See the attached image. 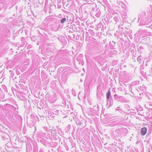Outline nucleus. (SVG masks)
<instances>
[{
  "label": "nucleus",
  "instance_id": "7ed1b4c3",
  "mask_svg": "<svg viewBox=\"0 0 152 152\" xmlns=\"http://www.w3.org/2000/svg\"><path fill=\"white\" fill-rule=\"evenodd\" d=\"M41 135L42 137L46 139H48L49 138L52 139V137H50V134H49L48 132L47 133H46L44 132H41Z\"/></svg>",
  "mask_w": 152,
  "mask_h": 152
},
{
  "label": "nucleus",
  "instance_id": "473e14b6",
  "mask_svg": "<svg viewBox=\"0 0 152 152\" xmlns=\"http://www.w3.org/2000/svg\"><path fill=\"white\" fill-rule=\"evenodd\" d=\"M122 96H119L117 94H115L114 96V97L115 99H119Z\"/></svg>",
  "mask_w": 152,
  "mask_h": 152
},
{
  "label": "nucleus",
  "instance_id": "dca6fc26",
  "mask_svg": "<svg viewBox=\"0 0 152 152\" xmlns=\"http://www.w3.org/2000/svg\"><path fill=\"white\" fill-rule=\"evenodd\" d=\"M116 42L113 41H112L110 42V45L111 48H114V47L115 46Z\"/></svg>",
  "mask_w": 152,
  "mask_h": 152
},
{
  "label": "nucleus",
  "instance_id": "0e129e2a",
  "mask_svg": "<svg viewBox=\"0 0 152 152\" xmlns=\"http://www.w3.org/2000/svg\"><path fill=\"white\" fill-rule=\"evenodd\" d=\"M54 152H55V151Z\"/></svg>",
  "mask_w": 152,
  "mask_h": 152
},
{
  "label": "nucleus",
  "instance_id": "6e6d98bb",
  "mask_svg": "<svg viewBox=\"0 0 152 152\" xmlns=\"http://www.w3.org/2000/svg\"><path fill=\"white\" fill-rule=\"evenodd\" d=\"M23 38H23V37H22V39H23Z\"/></svg>",
  "mask_w": 152,
  "mask_h": 152
},
{
  "label": "nucleus",
  "instance_id": "bb28decb",
  "mask_svg": "<svg viewBox=\"0 0 152 152\" xmlns=\"http://www.w3.org/2000/svg\"><path fill=\"white\" fill-rule=\"evenodd\" d=\"M66 18H63L61 19V20H60V23L61 24H63L65 22H66Z\"/></svg>",
  "mask_w": 152,
  "mask_h": 152
},
{
  "label": "nucleus",
  "instance_id": "f704fd0d",
  "mask_svg": "<svg viewBox=\"0 0 152 152\" xmlns=\"http://www.w3.org/2000/svg\"><path fill=\"white\" fill-rule=\"evenodd\" d=\"M117 3L119 5H122V4H123L124 3L123 2L121 1H117Z\"/></svg>",
  "mask_w": 152,
  "mask_h": 152
},
{
  "label": "nucleus",
  "instance_id": "5fc2aeb1",
  "mask_svg": "<svg viewBox=\"0 0 152 152\" xmlns=\"http://www.w3.org/2000/svg\"><path fill=\"white\" fill-rule=\"evenodd\" d=\"M86 34H88V32H86Z\"/></svg>",
  "mask_w": 152,
  "mask_h": 152
},
{
  "label": "nucleus",
  "instance_id": "c756f323",
  "mask_svg": "<svg viewBox=\"0 0 152 152\" xmlns=\"http://www.w3.org/2000/svg\"><path fill=\"white\" fill-rule=\"evenodd\" d=\"M43 129L47 132H50V130L48 129V128L46 126H44L43 127Z\"/></svg>",
  "mask_w": 152,
  "mask_h": 152
},
{
  "label": "nucleus",
  "instance_id": "a878e982",
  "mask_svg": "<svg viewBox=\"0 0 152 152\" xmlns=\"http://www.w3.org/2000/svg\"><path fill=\"white\" fill-rule=\"evenodd\" d=\"M121 15H122V17L127 16V12L124 10L122 11L121 12Z\"/></svg>",
  "mask_w": 152,
  "mask_h": 152
},
{
  "label": "nucleus",
  "instance_id": "f8f14e48",
  "mask_svg": "<svg viewBox=\"0 0 152 152\" xmlns=\"http://www.w3.org/2000/svg\"><path fill=\"white\" fill-rule=\"evenodd\" d=\"M103 94L102 92L101 91H97V96L98 99H101V96Z\"/></svg>",
  "mask_w": 152,
  "mask_h": 152
},
{
  "label": "nucleus",
  "instance_id": "de8ad7c7",
  "mask_svg": "<svg viewBox=\"0 0 152 152\" xmlns=\"http://www.w3.org/2000/svg\"><path fill=\"white\" fill-rule=\"evenodd\" d=\"M150 28H151L152 29V25L150 26Z\"/></svg>",
  "mask_w": 152,
  "mask_h": 152
},
{
  "label": "nucleus",
  "instance_id": "2eb2a0df",
  "mask_svg": "<svg viewBox=\"0 0 152 152\" xmlns=\"http://www.w3.org/2000/svg\"><path fill=\"white\" fill-rule=\"evenodd\" d=\"M109 104V106H112L113 104V101L112 98H110V99H108V100H107V104Z\"/></svg>",
  "mask_w": 152,
  "mask_h": 152
},
{
  "label": "nucleus",
  "instance_id": "b1692460",
  "mask_svg": "<svg viewBox=\"0 0 152 152\" xmlns=\"http://www.w3.org/2000/svg\"><path fill=\"white\" fill-rule=\"evenodd\" d=\"M61 78L64 81H66L67 79V77L66 74L65 75L64 73H63L62 75Z\"/></svg>",
  "mask_w": 152,
  "mask_h": 152
},
{
  "label": "nucleus",
  "instance_id": "bf43d9fd",
  "mask_svg": "<svg viewBox=\"0 0 152 152\" xmlns=\"http://www.w3.org/2000/svg\"><path fill=\"white\" fill-rule=\"evenodd\" d=\"M11 50H12V49H11Z\"/></svg>",
  "mask_w": 152,
  "mask_h": 152
},
{
  "label": "nucleus",
  "instance_id": "4468645a",
  "mask_svg": "<svg viewBox=\"0 0 152 152\" xmlns=\"http://www.w3.org/2000/svg\"><path fill=\"white\" fill-rule=\"evenodd\" d=\"M106 98L107 100H108V99H110V98H112L111 97L110 89L106 93Z\"/></svg>",
  "mask_w": 152,
  "mask_h": 152
},
{
  "label": "nucleus",
  "instance_id": "e433bc0d",
  "mask_svg": "<svg viewBox=\"0 0 152 152\" xmlns=\"http://www.w3.org/2000/svg\"><path fill=\"white\" fill-rule=\"evenodd\" d=\"M142 59V58L141 56H140L137 58V60L139 62H140Z\"/></svg>",
  "mask_w": 152,
  "mask_h": 152
},
{
  "label": "nucleus",
  "instance_id": "72a5a7b5",
  "mask_svg": "<svg viewBox=\"0 0 152 152\" xmlns=\"http://www.w3.org/2000/svg\"><path fill=\"white\" fill-rule=\"evenodd\" d=\"M120 107H118L115 109V111H119V112H121L122 111V109L120 108Z\"/></svg>",
  "mask_w": 152,
  "mask_h": 152
},
{
  "label": "nucleus",
  "instance_id": "cd10ccee",
  "mask_svg": "<svg viewBox=\"0 0 152 152\" xmlns=\"http://www.w3.org/2000/svg\"><path fill=\"white\" fill-rule=\"evenodd\" d=\"M147 73L148 75H152V68H151L148 71H147Z\"/></svg>",
  "mask_w": 152,
  "mask_h": 152
},
{
  "label": "nucleus",
  "instance_id": "49530a36",
  "mask_svg": "<svg viewBox=\"0 0 152 152\" xmlns=\"http://www.w3.org/2000/svg\"><path fill=\"white\" fill-rule=\"evenodd\" d=\"M58 8L60 9V8H61V6L60 5V6H58Z\"/></svg>",
  "mask_w": 152,
  "mask_h": 152
},
{
  "label": "nucleus",
  "instance_id": "c03bdc74",
  "mask_svg": "<svg viewBox=\"0 0 152 152\" xmlns=\"http://www.w3.org/2000/svg\"><path fill=\"white\" fill-rule=\"evenodd\" d=\"M88 103L89 104H92L91 101L90 100H88Z\"/></svg>",
  "mask_w": 152,
  "mask_h": 152
},
{
  "label": "nucleus",
  "instance_id": "9b49d317",
  "mask_svg": "<svg viewBox=\"0 0 152 152\" xmlns=\"http://www.w3.org/2000/svg\"><path fill=\"white\" fill-rule=\"evenodd\" d=\"M139 83L140 82L139 81H133L130 84V87H132V88L133 86L139 84Z\"/></svg>",
  "mask_w": 152,
  "mask_h": 152
},
{
  "label": "nucleus",
  "instance_id": "09e8293b",
  "mask_svg": "<svg viewBox=\"0 0 152 152\" xmlns=\"http://www.w3.org/2000/svg\"><path fill=\"white\" fill-rule=\"evenodd\" d=\"M67 116H65L64 117H63V118H66L67 117Z\"/></svg>",
  "mask_w": 152,
  "mask_h": 152
},
{
  "label": "nucleus",
  "instance_id": "a18cd8bd",
  "mask_svg": "<svg viewBox=\"0 0 152 152\" xmlns=\"http://www.w3.org/2000/svg\"><path fill=\"white\" fill-rule=\"evenodd\" d=\"M31 117L32 118H34V115H31Z\"/></svg>",
  "mask_w": 152,
  "mask_h": 152
},
{
  "label": "nucleus",
  "instance_id": "13d9d810",
  "mask_svg": "<svg viewBox=\"0 0 152 152\" xmlns=\"http://www.w3.org/2000/svg\"><path fill=\"white\" fill-rule=\"evenodd\" d=\"M120 27V26H118V27L119 28Z\"/></svg>",
  "mask_w": 152,
  "mask_h": 152
},
{
  "label": "nucleus",
  "instance_id": "a211bd4d",
  "mask_svg": "<svg viewBox=\"0 0 152 152\" xmlns=\"http://www.w3.org/2000/svg\"><path fill=\"white\" fill-rule=\"evenodd\" d=\"M14 117H15V118L18 117V119H22L20 115H17L15 113H14L13 115H12V118L14 120H15V119L14 118Z\"/></svg>",
  "mask_w": 152,
  "mask_h": 152
},
{
  "label": "nucleus",
  "instance_id": "ddd939ff",
  "mask_svg": "<svg viewBox=\"0 0 152 152\" xmlns=\"http://www.w3.org/2000/svg\"><path fill=\"white\" fill-rule=\"evenodd\" d=\"M2 138L3 140L7 142H8L10 140V137L7 134L6 135L3 136Z\"/></svg>",
  "mask_w": 152,
  "mask_h": 152
},
{
  "label": "nucleus",
  "instance_id": "e2e57ef3",
  "mask_svg": "<svg viewBox=\"0 0 152 152\" xmlns=\"http://www.w3.org/2000/svg\"><path fill=\"white\" fill-rule=\"evenodd\" d=\"M130 31H132V30L130 31Z\"/></svg>",
  "mask_w": 152,
  "mask_h": 152
},
{
  "label": "nucleus",
  "instance_id": "39448f33",
  "mask_svg": "<svg viewBox=\"0 0 152 152\" xmlns=\"http://www.w3.org/2000/svg\"><path fill=\"white\" fill-rule=\"evenodd\" d=\"M50 132L51 133V135L52 138H53L55 140L56 138V137L57 136L56 134H57L56 130H50Z\"/></svg>",
  "mask_w": 152,
  "mask_h": 152
},
{
  "label": "nucleus",
  "instance_id": "6ab92c4d",
  "mask_svg": "<svg viewBox=\"0 0 152 152\" xmlns=\"http://www.w3.org/2000/svg\"><path fill=\"white\" fill-rule=\"evenodd\" d=\"M146 33V31L145 30H142L141 29H139L138 31V33L140 35Z\"/></svg>",
  "mask_w": 152,
  "mask_h": 152
},
{
  "label": "nucleus",
  "instance_id": "5701e85b",
  "mask_svg": "<svg viewBox=\"0 0 152 152\" xmlns=\"http://www.w3.org/2000/svg\"><path fill=\"white\" fill-rule=\"evenodd\" d=\"M56 143L53 142H49L48 146H50L52 147H55L57 145V143L56 145H55Z\"/></svg>",
  "mask_w": 152,
  "mask_h": 152
},
{
  "label": "nucleus",
  "instance_id": "1a4fd4ad",
  "mask_svg": "<svg viewBox=\"0 0 152 152\" xmlns=\"http://www.w3.org/2000/svg\"><path fill=\"white\" fill-rule=\"evenodd\" d=\"M147 129L145 127H143L140 130V132L142 135H145L147 132Z\"/></svg>",
  "mask_w": 152,
  "mask_h": 152
},
{
  "label": "nucleus",
  "instance_id": "f03ea898",
  "mask_svg": "<svg viewBox=\"0 0 152 152\" xmlns=\"http://www.w3.org/2000/svg\"><path fill=\"white\" fill-rule=\"evenodd\" d=\"M50 21L53 22V24L52 26L53 29L56 31H58L60 26V21H58L56 18H51L50 16H48L45 18L44 22L45 23H46L47 21Z\"/></svg>",
  "mask_w": 152,
  "mask_h": 152
},
{
  "label": "nucleus",
  "instance_id": "ea45409f",
  "mask_svg": "<svg viewBox=\"0 0 152 152\" xmlns=\"http://www.w3.org/2000/svg\"><path fill=\"white\" fill-rule=\"evenodd\" d=\"M145 60H146V61L147 62H149V61H150V60H151V59H150V58H145Z\"/></svg>",
  "mask_w": 152,
  "mask_h": 152
},
{
  "label": "nucleus",
  "instance_id": "aec40b11",
  "mask_svg": "<svg viewBox=\"0 0 152 152\" xmlns=\"http://www.w3.org/2000/svg\"><path fill=\"white\" fill-rule=\"evenodd\" d=\"M96 106V105L94 106V107L93 108H90V111H91V110H92L93 109H94V110L95 111H98L99 109V105L98 104H97V107L96 109L94 108V107Z\"/></svg>",
  "mask_w": 152,
  "mask_h": 152
},
{
  "label": "nucleus",
  "instance_id": "412c9836",
  "mask_svg": "<svg viewBox=\"0 0 152 152\" xmlns=\"http://www.w3.org/2000/svg\"><path fill=\"white\" fill-rule=\"evenodd\" d=\"M144 43L146 44H148L150 43V38L149 37H147L145 39L143 40Z\"/></svg>",
  "mask_w": 152,
  "mask_h": 152
},
{
  "label": "nucleus",
  "instance_id": "4d7b16f0",
  "mask_svg": "<svg viewBox=\"0 0 152 152\" xmlns=\"http://www.w3.org/2000/svg\"><path fill=\"white\" fill-rule=\"evenodd\" d=\"M48 152H51L50 151H48Z\"/></svg>",
  "mask_w": 152,
  "mask_h": 152
},
{
  "label": "nucleus",
  "instance_id": "7c9ffc66",
  "mask_svg": "<svg viewBox=\"0 0 152 152\" xmlns=\"http://www.w3.org/2000/svg\"><path fill=\"white\" fill-rule=\"evenodd\" d=\"M77 124V125L80 126L82 124V123L79 120H77L76 122Z\"/></svg>",
  "mask_w": 152,
  "mask_h": 152
},
{
  "label": "nucleus",
  "instance_id": "79ce46f5",
  "mask_svg": "<svg viewBox=\"0 0 152 152\" xmlns=\"http://www.w3.org/2000/svg\"><path fill=\"white\" fill-rule=\"evenodd\" d=\"M32 121H33L32 122V124L33 125H34L35 123V120H34L33 119L32 120Z\"/></svg>",
  "mask_w": 152,
  "mask_h": 152
},
{
  "label": "nucleus",
  "instance_id": "8fccbe9b",
  "mask_svg": "<svg viewBox=\"0 0 152 152\" xmlns=\"http://www.w3.org/2000/svg\"><path fill=\"white\" fill-rule=\"evenodd\" d=\"M143 94L142 93H140V95H141L142 94Z\"/></svg>",
  "mask_w": 152,
  "mask_h": 152
},
{
  "label": "nucleus",
  "instance_id": "864d4df0",
  "mask_svg": "<svg viewBox=\"0 0 152 152\" xmlns=\"http://www.w3.org/2000/svg\"><path fill=\"white\" fill-rule=\"evenodd\" d=\"M51 151H53V149H51Z\"/></svg>",
  "mask_w": 152,
  "mask_h": 152
},
{
  "label": "nucleus",
  "instance_id": "f257e3e1",
  "mask_svg": "<svg viewBox=\"0 0 152 152\" xmlns=\"http://www.w3.org/2000/svg\"><path fill=\"white\" fill-rule=\"evenodd\" d=\"M140 21V24L141 25H145L150 23L152 21V14L149 13L146 15L145 12H142L139 15L138 22Z\"/></svg>",
  "mask_w": 152,
  "mask_h": 152
},
{
  "label": "nucleus",
  "instance_id": "680f3d73",
  "mask_svg": "<svg viewBox=\"0 0 152 152\" xmlns=\"http://www.w3.org/2000/svg\"><path fill=\"white\" fill-rule=\"evenodd\" d=\"M27 147L26 146V149H27Z\"/></svg>",
  "mask_w": 152,
  "mask_h": 152
},
{
  "label": "nucleus",
  "instance_id": "2f4dec72",
  "mask_svg": "<svg viewBox=\"0 0 152 152\" xmlns=\"http://www.w3.org/2000/svg\"><path fill=\"white\" fill-rule=\"evenodd\" d=\"M59 111L58 110H56L53 113V115H58L59 114Z\"/></svg>",
  "mask_w": 152,
  "mask_h": 152
},
{
  "label": "nucleus",
  "instance_id": "4be33fe9",
  "mask_svg": "<svg viewBox=\"0 0 152 152\" xmlns=\"http://www.w3.org/2000/svg\"><path fill=\"white\" fill-rule=\"evenodd\" d=\"M101 4L105 7H106L107 3V0H104L103 1H101L100 2Z\"/></svg>",
  "mask_w": 152,
  "mask_h": 152
},
{
  "label": "nucleus",
  "instance_id": "20e7f679",
  "mask_svg": "<svg viewBox=\"0 0 152 152\" xmlns=\"http://www.w3.org/2000/svg\"><path fill=\"white\" fill-rule=\"evenodd\" d=\"M113 20L115 22V24H116L119 21L120 19L119 15L117 13H115L113 14Z\"/></svg>",
  "mask_w": 152,
  "mask_h": 152
},
{
  "label": "nucleus",
  "instance_id": "3c124183",
  "mask_svg": "<svg viewBox=\"0 0 152 152\" xmlns=\"http://www.w3.org/2000/svg\"><path fill=\"white\" fill-rule=\"evenodd\" d=\"M140 48H141V49H142V47L141 46H140Z\"/></svg>",
  "mask_w": 152,
  "mask_h": 152
},
{
  "label": "nucleus",
  "instance_id": "0eeeda50",
  "mask_svg": "<svg viewBox=\"0 0 152 152\" xmlns=\"http://www.w3.org/2000/svg\"><path fill=\"white\" fill-rule=\"evenodd\" d=\"M55 96H50L48 98V100L49 102L52 103H54L56 101Z\"/></svg>",
  "mask_w": 152,
  "mask_h": 152
},
{
  "label": "nucleus",
  "instance_id": "603ef678",
  "mask_svg": "<svg viewBox=\"0 0 152 152\" xmlns=\"http://www.w3.org/2000/svg\"><path fill=\"white\" fill-rule=\"evenodd\" d=\"M142 108H140V110H142Z\"/></svg>",
  "mask_w": 152,
  "mask_h": 152
},
{
  "label": "nucleus",
  "instance_id": "a19ab883",
  "mask_svg": "<svg viewBox=\"0 0 152 152\" xmlns=\"http://www.w3.org/2000/svg\"><path fill=\"white\" fill-rule=\"evenodd\" d=\"M115 121H113L111 123L112 124H113V126H114L115 125H116V124H115Z\"/></svg>",
  "mask_w": 152,
  "mask_h": 152
},
{
  "label": "nucleus",
  "instance_id": "4c0bfd02",
  "mask_svg": "<svg viewBox=\"0 0 152 152\" xmlns=\"http://www.w3.org/2000/svg\"><path fill=\"white\" fill-rule=\"evenodd\" d=\"M121 6L124 9H125L126 8V6L124 4H122V5Z\"/></svg>",
  "mask_w": 152,
  "mask_h": 152
},
{
  "label": "nucleus",
  "instance_id": "423d86ee",
  "mask_svg": "<svg viewBox=\"0 0 152 152\" xmlns=\"http://www.w3.org/2000/svg\"><path fill=\"white\" fill-rule=\"evenodd\" d=\"M66 51L63 50H60L58 52L57 55V56H59V57H61L62 56H64L65 54Z\"/></svg>",
  "mask_w": 152,
  "mask_h": 152
},
{
  "label": "nucleus",
  "instance_id": "f3484780",
  "mask_svg": "<svg viewBox=\"0 0 152 152\" xmlns=\"http://www.w3.org/2000/svg\"><path fill=\"white\" fill-rule=\"evenodd\" d=\"M123 18V23H126L128 22L129 18L127 16H126L122 17Z\"/></svg>",
  "mask_w": 152,
  "mask_h": 152
},
{
  "label": "nucleus",
  "instance_id": "393cba45",
  "mask_svg": "<svg viewBox=\"0 0 152 152\" xmlns=\"http://www.w3.org/2000/svg\"><path fill=\"white\" fill-rule=\"evenodd\" d=\"M66 100L65 99L63 98V101L62 103H61V106L63 107H65L66 106Z\"/></svg>",
  "mask_w": 152,
  "mask_h": 152
},
{
  "label": "nucleus",
  "instance_id": "c9c22d12",
  "mask_svg": "<svg viewBox=\"0 0 152 152\" xmlns=\"http://www.w3.org/2000/svg\"><path fill=\"white\" fill-rule=\"evenodd\" d=\"M64 145L65 147L66 150L68 151L69 150V148L68 147V145H67V144L65 142H64Z\"/></svg>",
  "mask_w": 152,
  "mask_h": 152
},
{
  "label": "nucleus",
  "instance_id": "052dcab7",
  "mask_svg": "<svg viewBox=\"0 0 152 152\" xmlns=\"http://www.w3.org/2000/svg\"><path fill=\"white\" fill-rule=\"evenodd\" d=\"M78 98L79 99V96L78 97Z\"/></svg>",
  "mask_w": 152,
  "mask_h": 152
},
{
  "label": "nucleus",
  "instance_id": "37998d69",
  "mask_svg": "<svg viewBox=\"0 0 152 152\" xmlns=\"http://www.w3.org/2000/svg\"><path fill=\"white\" fill-rule=\"evenodd\" d=\"M39 152H44L43 149L42 148H41L39 150Z\"/></svg>",
  "mask_w": 152,
  "mask_h": 152
},
{
  "label": "nucleus",
  "instance_id": "58836bf2",
  "mask_svg": "<svg viewBox=\"0 0 152 152\" xmlns=\"http://www.w3.org/2000/svg\"><path fill=\"white\" fill-rule=\"evenodd\" d=\"M39 116L40 117V119L41 120H43L44 118V117L43 115H39Z\"/></svg>",
  "mask_w": 152,
  "mask_h": 152
},
{
  "label": "nucleus",
  "instance_id": "6e6552de",
  "mask_svg": "<svg viewBox=\"0 0 152 152\" xmlns=\"http://www.w3.org/2000/svg\"><path fill=\"white\" fill-rule=\"evenodd\" d=\"M145 86L144 85H142V86H140L139 87H138L137 88H136V90H137L139 92L140 91L143 92L145 90Z\"/></svg>",
  "mask_w": 152,
  "mask_h": 152
},
{
  "label": "nucleus",
  "instance_id": "c85d7f7f",
  "mask_svg": "<svg viewBox=\"0 0 152 152\" xmlns=\"http://www.w3.org/2000/svg\"><path fill=\"white\" fill-rule=\"evenodd\" d=\"M93 51L94 52L97 53L99 51V49L98 48L95 47L93 49Z\"/></svg>",
  "mask_w": 152,
  "mask_h": 152
},
{
  "label": "nucleus",
  "instance_id": "9d476101",
  "mask_svg": "<svg viewBox=\"0 0 152 152\" xmlns=\"http://www.w3.org/2000/svg\"><path fill=\"white\" fill-rule=\"evenodd\" d=\"M40 142L45 146H48L49 142L45 139H42L40 140Z\"/></svg>",
  "mask_w": 152,
  "mask_h": 152
}]
</instances>
